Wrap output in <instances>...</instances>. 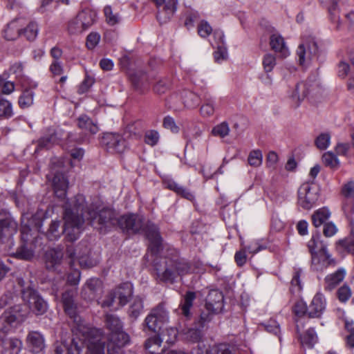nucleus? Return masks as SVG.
<instances>
[{"mask_svg": "<svg viewBox=\"0 0 354 354\" xmlns=\"http://www.w3.org/2000/svg\"><path fill=\"white\" fill-rule=\"evenodd\" d=\"M65 312L74 319L73 333L75 336L69 346L63 342L57 343L54 354H104V342L100 329L91 327L76 315L73 296L70 292L62 295Z\"/></svg>", "mask_w": 354, "mask_h": 354, "instance_id": "f257e3e1", "label": "nucleus"}, {"mask_svg": "<svg viewBox=\"0 0 354 354\" xmlns=\"http://www.w3.org/2000/svg\"><path fill=\"white\" fill-rule=\"evenodd\" d=\"M85 197L77 194L71 201H64V225L63 232L66 239L71 242L77 240L81 233L85 220L95 227L110 226L115 224V213L109 208L99 209V207L91 205L85 211Z\"/></svg>", "mask_w": 354, "mask_h": 354, "instance_id": "f03ea898", "label": "nucleus"}, {"mask_svg": "<svg viewBox=\"0 0 354 354\" xmlns=\"http://www.w3.org/2000/svg\"><path fill=\"white\" fill-rule=\"evenodd\" d=\"M23 300L27 304L17 305L6 310L0 317V331L6 333L17 324L25 320L28 315V309L36 315H42L44 313V300L37 291L28 288L22 291Z\"/></svg>", "mask_w": 354, "mask_h": 354, "instance_id": "7ed1b4c3", "label": "nucleus"}, {"mask_svg": "<svg viewBox=\"0 0 354 354\" xmlns=\"http://www.w3.org/2000/svg\"><path fill=\"white\" fill-rule=\"evenodd\" d=\"M118 223L120 227L127 232L138 233L143 232L150 242L149 249L153 254H157L162 248V238L158 228L150 221L145 222L144 219L136 214L124 215Z\"/></svg>", "mask_w": 354, "mask_h": 354, "instance_id": "20e7f679", "label": "nucleus"}, {"mask_svg": "<svg viewBox=\"0 0 354 354\" xmlns=\"http://www.w3.org/2000/svg\"><path fill=\"white\" fill-rule=\"evenodd\" d=\"M325 297L321 293H317L307 306L303 301H297L292 306V313L296 317V330L299 333V322L304 317L310 319H320L326 309Z\"/></svg>", "mask_w": 354, "mask_h": 354, "instance_id": "39448f33", "label": "nucleus"}, {"mask_svg": "<svg viewBox=\"0 0 354 354\" xmlns=\"http://www.w3.org/2000/svg\"><path fill=\"white\" fill-rule=\"evenodd\" d=\"M71 167V160L62 158H54L50 162V168L54 174L53 178L54 193L56 197L62 200L65 199L68 187V180L65 174Z\"/></svg>", "mask_w": 354, "mask_h": 354, "instance_id": "423d86ee", "label": "nucleus"}, {"mask_svg": "<svg viewBox=\"0 0 354 354\" xmlns=\"http://www.w3.org/2000/svg\"><path fill=\"white\" fill-rule=\"evenodd\" d=\"M156 270L161 280L173 282L177 276L187 274L190 271V266L185 262L162 259L160 265L156 263Z\"/></svg>", "mask_w": 354, "mask_h": 354, "instance_id": "0eeeda50", "label": "nucleus"}, {"mask_svg": "<svg viewBox=\"0 0 354 354\" xmlns=\"http://www.w3.org/2000/svg\"><path fill=\"white\" fill-rule=\"evenodd\" d=\"M133 295V287L130 283H123L111 291L102 302V307H111L115 299L118 301V305H126Z\"/></svg>", "mask_w": 354, "mask_h": 354, "instance_id": "6e6552de", "label": "nucleus"}, {"mask_svg": "<svg viewBox=\"0 0 354 354\" xmlns=\"http://www.w3.org/2000/svg\"><path fill=\"white\" fill-rule=\"evenodd\" d=\"M319 198L317 187L313 184L305 183L298 190V204L305 209H311Z\"/></svg>", "mask_w": 354, "mask_h": 354, "instance_id": "1a4fd4ad", "label": "nucleus"}, {"mask_svg": "<svg viewBox=\"0 0 354 354\" xmlns=\"http://www.w3.org/2000/svg\"><path fill=\"white\" fill-rule=\"evenodd\" d=\"M168 320V312L165 308L163 304H160L151 309L149 314L145 318V324L149 330L156 332Z\"/></svg>", "mask_w": 354, "mask_h": 354, "instance_id": "9d476101", "label": "nucleus"}, {"mask_svg": "<svg viewBox=\"0 0 354 354\" xmlns=\"http://www.w3.org/2000/svg\"><path fill=\"white\" fill-rule=\"evenodd\" d=\"M90 250L86 243L82 242L75 248L68 246L66 255L71 259L72 266L77 260L81 267L90 268L93 266L92 261L89 258Z\"/></svg>", "mask_w": 354, "mask_h": 354, "instance_id": "9b49d317", "label": "nucleus"}, {"mask_svg": "<svg viewBox=\"0 0 354 354\" xmlns=\"http://www.w3.org/2000/svg\"><path fill=\"white\" fill-rule=\"evenodd\" d=\"M17 223L10 214L5 209L0 210V240L10 237L17 232Z\"/></svg>", "mask_w": 354, "mask_h": 354, "instance_id": "f8f14e48", "label": "nucleus"}, {"mask_svg": "<svg viewBox=\"0 0 354 354\" xmlns=\"http://www.w3.org/2000/svg\"><path fill=\"white\" fill-rule=\"evenodd\" d=\"M23 92L19 97V105L22 109L30 106L33 104V89L37 87V84L29 78H24L21 84Z\"/></svg>", "mask_w": 354, "mask_h": 354, "instance_id": "ddd939ff", "label": "nucleus"}, {"mask_svg": "<svg viewBox=\"0 0 354 354\" xmlns=\"http://www.w3.org/2000/svg\"><path fill=\"white\" fill-rule=\"evenodd\" d=\"M102 142L108 150L113 153H123L128 145L123 136L117 133L106 134L103 137Z\"/></svg>", "mask_w": 354, "mask_h": 354, "instance_id": "4468645a", "label": "nucleus"}, {"mask_svg": "<svg viewBox=\"0 0 354 354\" xmlns=\"http://www.w3.org/2000/svg\"><path fill=\"white\" fill-rule=\"evenodd\" d=\"M107 351L109 354L118 352V349L123 347L129 342V335L122 329L110 333L108 338Z\"/></svg>", "mask_w": 354, "mask_h": 354, "instance_id": "2eb2a0df", "label": "nucleus"}, {"mask_svg": "<svg viewBox=\"0 0 354 354\" xmlns=\"http://www.w3.org/2000/svg\"><path fill=\"white\" fill-rule=\"evenodd\" d=\"M317 53L318 48L314 41L301 44L297 50L300 65H304L306 62L312 60Z\"/></svg>", "mask_w": 354, "mask_h": 354, "instance_id": "dca6fc26", "label": "nucleus"}, {"mask_svg": "<svg viewBox=\"0 0 354 354\" xmlns=\"http://www.w3.org/2000/svg\"><path fill=\"white\" fill-rule=\"evenodd\" d=\"M317 88V85L315 83L309 84L308 82H300L297 84L291 97L297 106L305 97L311 93H313Z\"/></svg>", "mask_w": 354, "mask_h": 354, "instance_id": "f3484780", "label": "nucleus"}, {"mask_svg": "<svg viewBox=\"0 0 354 354\" xmlns=\"http://www.w3.org/2000/svg\"><path fill=\"white\" fill-rule=\"evenodd\" d=\"M224 297L221 292L212 290L209 292L205 303V308L214 313H219L223 308Z\"/></svg>", "mask_w": 354, "mask_h": 354, "instance_id": "a211bd4d", "label": "nucleus"}, {"mask_svg": "<svg viewBox=\"0 0 354 354\" xmlns=\"http://www.w3.org/2000/svg\"><path fill=\"white\" fill-rule=\"evenodd\" d=\"M346 274V270L341 268L328 274L324 279V289L328 291L335 289L344 280Z\"/></svg>", "mask_w": 354, "mask_h": 354, "instance_id": "6ab92c4d", "label": "nucleus"}, {"mask_svg": "<svg viewBox=\"0 0 354 354\" xmlns=\"http://www.w3.org/2000/svg\"><path fill=\"white\" fill-rule=\"evenodd\" d=\"M158 8H162V10H159L157 15L158 19H161L162 14L165 15V19H169L174 13L176 9V0H151Z\"/></svg>", "mask_w": 354, "mask_h": 354, "instance_id": "aec40b11", "label": "nucleus"}, {"mask_svg": "<svg viewBox=\"0 0 354 354\" xmlns=\"http://www.w3.org/2000/svg\"><path fill=\"white\" fill-rule=\"evenodd\" d=\"M102 289V282L98 279L88 280L82 290V295L85 299L92 300L95 298L97 292Z\"/></svg>", "mask_w": 354, "mask_h": 354, "instance_id": "412c9836", "label": "nucleus"}, {"mask_svg": "<svg viewBox=\"0 0 354 354\" xmlns=\"http://www.w3.org/2000/svg\"><path fill=\"white\" fill-rule=\"evenodd\" d=\"M308 248L311 254V261L317 262V258L316 254L326 249V245L321 241L319 234L313 235L308 243Z\"/></svg>", "mask_w": 354, "mask_h": 354, "instance_id": "4be33fe9", "label": "nucleus"}, {"mask_svg": "<svg viewBox=\"0 0 354 354\" xmlns=\"http://www.w3.org/2000/svg\"><path fill=\"white\" fill-rule=\"evenodd\" d=\"M21 19H16L7 24L3 30V37L7 40H15L21 34Z\"/></svg>", "mask_w": 354, "mask_h": 354, "instance_id": "5701e85b", "label": "nucleus"}, {"mask_svg": "<svg viewBox=\"0 0 354 354\" xmlns=\"http://www.w3.org/2000/svg\"><path fill=\"white\" fill-rule=\"evenodd\" d=\"M350 223L351 225L350 234L346 238L339 240L337 242V248L354 256V222L351 221Z\"/></svg>", "mask_w": 354, "mask_h": 354, "instance_id": "b1692460", "label": "nucleus"}, {"mask_svg": "<svg viewBox=\"0 0 354 354\" xmlns=\"http://www.w3.org/2000/svg\"><path fill=\"white\" fill-rule=\"evenodd\" d=\"M270 44L273 50L279 53L283 57L288 55V48L285 45L283 38L278 34H272L270 38Z\"/></svg>", "mask_w": 354, "mask_h": 354, "instance_id": "393cba45", "label": "nucleus"}, {"mask_svg": "<svg viewBox=\"0 0 354 354\" xmlns=\"http://www.w3.org/2000/svg\"><path fill=\"white\" fill-rule=\"evenodd\" d=\"M29 346L32 352L38 353L44 347V340L41 334L37 331L30 332L27 337Z\"/></svg>", "mask_w": 354, "mask_h": 354, "instance_id": "a878e982", "label": "nucleus"}, {"mask_svg": "<svg viewBox=\"0 0 354 354\" xmlns=\"http://www.w3.org/2000/svg\"><path fill=\"white\" fill-rule=\"evenodd\" d=\"M317 262H312L317 270H322L323 267H327L331 265L335 264V261L331 258V256L328 252L327 250H325L321 252H318L317 254Z\"/></svg>", "mask_w": 354, "mask_h": 354, "instance_id": "bb28decb", "label": "nucleus"}, {"mask_svg": "<svg viewBox=\"0 0 354 354\" xmlns=\"http://www.w3.org/2000/svg\"><path fill=\"white\" fill-rule=\"evenodd\" d=\"M77 17L78 20L80 21L82 26L85 30H86L94 24L97 17V14L95 11L89 9H85L80 12L77 15Z\"/></svg>", "mask_w": 354, "mask_h": 354, "instance_id": "cd10ccee", "label": "nucleus"}, {"mask_svg": "<svg viewBox=\"0 0 354 354\" xmlns=\"http://www.w3.org/2000/svg\"><path fill=\"white\" fill-rule=\"evenodd\" d=\"M180 335L187 342L192 343L199 342L203 337V333L200 329L195 328H185L181 330Z\"/></svg>", "mask_w": 354, "mask_h": 354, "instance_id": "c85d7f7f", "label": "nucleus"}, {"mask_svg": "<svg viewBox=\"0 0 354 354\" xmlns=\"http://www.w3.org/2000/svg\"><path fill=\"white\" fill-rule=\"evenodd\" d=\"M196 298V292L188 291L184 295L183 301L180 305L181 313L186 317L191 316L190 309L193 306V302Z\"/></svg>", "mask_w": 354, "mask_h": 354, "instance_id": "c756f323", "label": "nucleus"}, {"mask_svg": "<svg viewBox=\"0 0 354 354\" xmlns=\"http://www.w3.org/2000/svg\"><path fill=\"white\" fill-rule=\"evenodd\" d=\"M166 187L174 191L182 197L192 201L194 199V195L186 188L180 186L173 180H169L165 183Z\"/></svg>", "mask_w": 354, "mask_h": 354, "instance_id": "7c9ffc66", "label": "nucleus"}, {"mask_svg": "<svg viewBox=\"0 0 354 354\" xmlns=\"http://www.w3.org/2000/svg\"><path fill=\"white\" fill-rule=\"evenodd\" d=\"M197 354H234V352L230 346L221 344L209 346L205 351L200 350Z\"/></svg>", "mask_w": 354, "mask_h": 354, "instance_id": "2f4dec72", "label": "nucleus"}, {"mask_svg": "<svg viewBox=\"0 0 354 354\" xmlns=\"http://www.w3.org/2000/svg\"><path fill=\"white\" fill-rule=\"evenodd\" d=\"M330 216V212L326 208H320L315 211L312 215V221L315 227L321 226Z\"/></svg>", "mask_w": 354, "mask_h": 354, "instance_id": "473e14b6", "label": "nucleus"}, {"mask_svg": "<svg viewBox=\"0 0 354 354\" xmlns=\"http://www.w3.org/2000/svg\"><path fill=\"white\" fill-rule=\"evenodd\" d=\"M248 251L250 253L255 254L258 251L260 250V248L254 249L252 248L251 245H249L247 248H244L239 251H237L234 255V260L236 263L237 266H243L247 261V255H246V251Z\"/></svg>", "mask_w": 354, "mask_h": 354, "instance_id": "72a5a7b5", "label": "nucleus"}, {"mask_svg": "<svg viewBox=\"0 0 354 354\" xmlns=\"http://www.w3.org/2000/svg\"><path fill=\"white\" fill-rule=\"evenodd\" d=\"M181 97L185 106L187 108H194L198 104V96L192 91H183L182 93Z\"/></svg>", "mask_w": 354, "mask_h": 354, "instance_id": "f704fd0d", "label": "nucleus"}, {"mask_svg": "<svg viewBox=\"0 0 354 354\" xmlns=\"http://www.w3.org/2000/svg\"><path fill=\"white\" fill-rule=\"evenodd\" d=\"M77 125L79 128L92 134L96 133L98 131L97 125L93 123V122L86 116L79 118Z\"/></svg>", "mask_w": 354, "mask_h": 354, "instance_id": "c9c22d12", "label": "nucleus"}, {"mask_svg": "<svg viewBox=\"0 0 354 354\" xmlns=\"http://www.w3.org/2000/svg\"><path fill=\"white\" fill-rule=\"evenodd\" d=\"M162 340L158 336H154L147 339L145 343V348L151 354H159Z\"/></svg>", "mask_w": 354, "mask_h": 354, "instance_id": "e433bc0d", "label": "nucleus"}, {"mask_svg": "<svg viewBox=\"0 0 354 354\" xmlns=\"http://www.w3.org/2000/svg\"><path fill=\"white\" fill-rule=\"evenodd\" d=\"M106 326L110 330V333L122 329V324L120 319L113 315H106Z\"/></svg>", "mask_w": 354, "mask_h": 354, "instance_id": "4c0bfd02", "label": "nucleus"}, {"mask_svg": "<svg viewBox=\"0 0 354 354\" xmlns=\"http://www.w3.org/2000/svg\"><path fill=\"white\" fill-rule=\"evenodd\" d=\"M13 115L12 104L0 96V118H9Z\"/></svg>", "mask_w": 354, "mask_h": 354, "instance_id": "58836bf2", "label": "nucleus"}, {"mask_svg": "<svg viewBox=\"0 0 354 354\" xmlns=\"http://www.w3.org/2000/svg\"><path fill=\"white\" fill-rule=\"evenodd\" d=\"M86 30L77 17L71 19L67 24V31L70 35H78Z\"/></svg>", "mask_w": 354, "mask_h": 354, "instance_id": "ea45409f", "label": "nucleus"}, {"mask_svg": "<svg viewBox=\"0 0 354 354\" xmlns=\"http://www.w3.org/2000/svg\"><path fill=\"white\" fill-rule=\"evenodd\" d=\"M301 344L312 347L317 341V335L313 329H308L304 335H300Z\"/></svg>", "mask_w": 354, "mask_h": 354, "instance_id": "a19ab883", "label": "nucleus"}, {"mask_svg": "<svg viewBox=\"0 0 354 354\" xmlns=\"http://www.w3.org/2000/svg\"><path fill=\"white\" fill-rule=\"evenodd\" d=\"M303 271L300 268H295L292 274V278L290 282L291 284V291H300L302 289V286L301 284L300 277L302 274Z\"/></svg>", "mask_w": 354, "mask_h": 354, "instance_id": "79ce46f5", "label": "nucleus"}, {"mask_svg": "<svg viewBox=\"0 0 354 354\" xmlns=\"http://www.w3.org/2000/svg\"><path fill=\"white\" fill-rule=\"evenodd\" d=\"M33 251L28 249L25 243L21 245L17 248L16 252L14 253V257L22 260H30L33 257Z\"/></svg>", "mask_w": 354, "mask_h": 354, "instance_id": "37998d69", "label": "nucleus"}, {"mask_svg": "<svg viewBox=\"0 0 354 354\" xmlns=\"http://www.w3.org/2000/svg\"><path fill=\"white\" fill-rule=\"evenodd\" d=\"M142 308L143 304L142 299L136 298L129 307V314L131 317L136 319L141 313Z\"/></svg>", "mask_w": 354, "mask_h": 354, "instance_id": "c03bdc74", "label": "nucleus"}, {"mask_svg": "<svg viewBox=\"0 0 354 354\" xmlns=\"http://www.w3.org/2000/svg\"><path fill=\"white\" fill-rule=\"evenodd\" d=\"M230 133V127L226 122H223L215 126L212 130V134L221 138L227 136Z\"/></svg>", "mask_w": 354, "mask_h": 354, "instance_id": "a18cd8bd", "label": "nucleus"}, {"mask_svg": "<svg viewBox=\"0 0 354 354\" xmlns=\"http://www.w3.org/2000/svg\"><path fill=\"white\" fill-rule=\"evenodd\" d=\"M324 164L332 169H337L339 165V161L332 152H326L322 156Z\"/></svg>", "mask_w": 354, "mask_h": 354, "instance_id": "49530a36", "label": "nucleus"}, {"mask_svg": "<svg viewBox=\"0 0 354 354\" xmlns=\"http://www.w3.org/2000/svg\"><path fill=\"white\" fill-rule=\"evenodd\" d=\"M263 156L260 150L252 151L248 158V163L252 167H259L262 163Z\"/></svg>", "mask_w": 354, "mask_h": 354, "instance_id": "de8ad7c7", "label": "nucleus"}, {"mask_svg": "<svg viewBox=\"0 0 354 354\" xmlns=\"http://www.w3.org/2000/svg\"><path fill=\"white\" fill-rule=\"evenodd\" d=\"M216 313L205 308V310L201 313L199 318L196 322L201 328H204L212 319L213 315Z\"/></svg>", "mask_w": 354, "mask_h": 354, "instance_id": "09e8293b", "label": "nucleus"}, {"mask_svg": "<svg viewBox=\"0 0 354 354\" xmlns=\"http://www.w3.org/2000/svg\"><path fill=\"white\" fill-rule=\"evenodd\" d=\"M352 295L351 288L348 285H343L337 291V297L342 303L346 302Z\"/></svg>", "mask_w": 354, "mask_h": 354, "instance_id": "8fccbe9b", "label": "nucleus"}, {"mask_svg": "<svg viewBox=\"0 0 354 354\" xmlns=\"http://www.w3.org/2000/svg\"><path fill=\"white\" fill-rule=\"evenodd\" d=\"M159 138V133L156 130H147L145 133V142L150 146H155L158 142Z\"/></svg>", "mask_w": 354, "mask_h": 354, "instance_id": "3c124183", "label": "nucleus"}, {"mask_svg": "<svg viewBox=\"0 0 354 354\" xmlns=\"http://www.w3.org/2000/svg\"><path fill=\"white\" fill-rule=\"evenodd\" d=\"M330 140V136L328 133H321L317 138H316L315 143L316 147L320 149V150H324L326 149L329 144Z\"/></svg>", "mask_w": 354, "mask_h": 354, "instance_id": "603ef678", "label": "nucleus"}, {"mask_svg": "<svg viewBox=\"0 0 354 354\" xmlns=\"http://www.w3.org/2000/svg\"><path fill=\"white\" fill-rule=\"evenodd\" d=\"M259 326L263 327L269 333H273L276 335H279L280 333V327L279 324L274 319H270L265 323H261L259 324Z\"/></svg>", "mask_w": 354, "mask_h": 354, "instance_id": "864d4df0", "label": "nucleus"}, {"mask_svg": "<svg viewBox=\"0 0 354 354\" xmlns=\"http://www.w3.org/2000/svg\"><path fill=\"white\" fill-rule=\"evenodd\" d=\"M341 194L344 199L354 198V181L350 180L342 185Z\"/></svg>", "mask_w": 354, "mask_h": 354, "instance_id": "5fc2aeb1", "label": "nucleus"}, {"mask_svg": "<svg viewBox=\"0 0 354 354\" xmlns=\"http://www.w3.org/2000/svg\"><path fill=\"white\" fill-rule=\"evenodd\" d=\"M38 33V27L35 22H30L23 30V34L28 40H33L36 38Z\"/></svg>", "mask_w": 354, "mask_h": 354, "instance_id": "6e6d98bb", "label": "nucleus"}, {"mask_svg": "<svg viewBox=\"0 0 354 354\" xmlns=\"http://www.w3.org/2000/svg\"><path fill=\"white\" fill-rule=\"evenodd\" d=\"M10 71L11 73L16 75V77L19 80L20 84H21V81L24 78H28L24 75V66L21 63L16 62L10 66Z\"/></svg>", "mask_w": 354, "mask_h": 354, "instance_id": "4d7b16f0", "label": "nucleus"}, {"mask_svg": "<svg viewBox=\"0 0 354 354\" xmlns=\"http://www.w3.org/2000/svg\"><path fill=\"white\" fill-rule=\"evenodd\" d=\"M100 35L97 32H91L86 37V46L88 49L93 50L99 44Z\"/></svg>", "mask_w": 354, "mask_h": 354, "instance_id": "13d9d810", "label": "nucleus"}, {"mask_svg": "<svg viewBox=\"0 0 354 354\" xmlns=\"http://www.w3.org/2000/svg\"><path fill=\"white\" fill-rule=\"evenodd\" d=\"M178 331L175 328H167L162 334V341H165L167 343L171 344L175 342L177 337Z\"/></svg>", "mask_w": 354, "mask_h": 354, "instance_id": "bf43d9fd", "label": "nucleus"}, {"mask_svg": "<svg viewBox=\"0 0 354 354\" xmlns=\"http://www.w3.org/2000/svg\"><path fill=\"white\" fill-rule=\"evenodd\" d=\"M162 126L164 128L170 130L172 133H177L179 132L180 128L176 125L174 119L167 115L164 118L162 121Z\"/></svg>", "mask_w": 354, "mask_h": 354, "instance_id": "052dcab7", "label": "nucleus"}, {"mask_svg": "<svg viewBox=\"0 0 354 354\" xmlns=\"http://www.w3.org/2000/svg\"><path fill=\"white\" fill-rule=\"evenodd\" d=\"M343 210L348 218H351V221H354L351 218L354 214V198L344 199L343 201Z\"/></svg>", "mask_w": 354, "mask_h": 354, "instance_id": "680f3d73", "label": "nucleus"}, {"mask_svg": "<svg viewBox=\"0 0 354 354\" xmlns=\"http://www.w3.org/2000/svg\"><path fill=\"white\" fill-rule=\"evenodd\" d=\"M212 32V28L206 21H201L198 25V33L201 37L205 38Z\"/></svg>", "mask_w": 354, "mask_h": 354, "instance_id": "e2e57ef3", "label": "nucleus"}, {"mask_svg": "<svg viewBox=\"0 0 354 354\" xmlns=\"http://www.w3.org/2000/svg\"><path fill=\"white\" fill-rule=\"evenodd\" d=\"M276 64L275 57L271 54H266L263 59V65L266 72H270Z\"/></svg>", "mask_w": 354, "mask_h": 354, "instance_id": "0e129e2a", "label": "nucleus"}, {"mask_svg": "<svg viewBox=\"0 0 354 354\" xmlns=\"http://www.w3.org/2000/svg\"><path fill=\"white\" fill-rule=\"evenodd\" d=\"M206 102L201 108V113L203 116L209 117L214 112L213 100L212 98H207Z\"/></svg>", "mask_w": 354, "mask_h": 354, "instance_id": "69168bd1", "label": "nucleus"}, {"mask_svg": "<svg viewBox=\"0 0 354 354\" xmlns=\"http://www.w3.org/2000/svg\"><path fill=\"white\" fill-rule=\"evenodd\" d=\"M104 15L107 23L111 26H114L119 22V17L116 14H113L110 6H106L104 9Z\"/></svg>", "mask_w": 354, "mask_h": 354, "instance_id": "338daca9", "label": "nucleus"}, {"mask_svg": "<svg viewBox=\"0 0 354 354\" xmlns=\"http://www.w3.org/2000/svg\"><path fill=\"white\" fill-rule=\"evenodd\" d=\"M9 348L11 350L10 353H8L9 351H6L3 354H18L22 346L21 342L18 339H11L8 342Z\"/></svg>", "mask_w": 354, "mask_h": 354, "instance_id": "774afa93", "label": "nucleus"}]
</instances>
